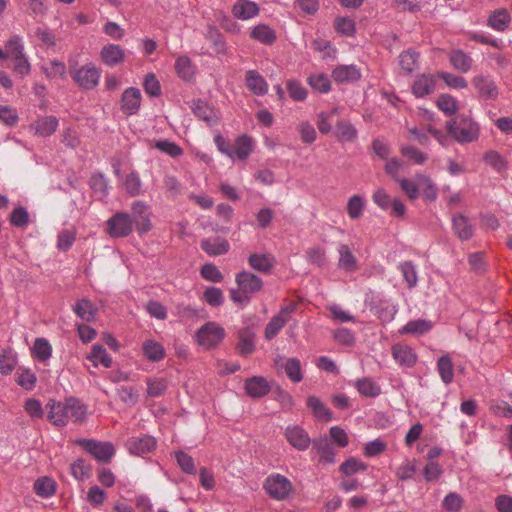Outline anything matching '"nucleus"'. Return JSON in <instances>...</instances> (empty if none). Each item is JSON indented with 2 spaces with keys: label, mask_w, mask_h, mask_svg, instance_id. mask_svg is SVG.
<instances>
[{
  "label": "nucleus",
  "mask_w": 512,
  "mask_h": 512,
  "mask_svg": "<svg viewBox=\"0 0 512 512\" xmlns=\"http://www.w3.org/2000/svg\"><path fill=\"white\" fill-rule=\"evenodd\" d=\"M297 131L301 140L306 144L313 143L317 138L314 126L308 121H302L297 125Z\"/></svg>",
  "instance_id": "obj_57"
},
{
  "label": "nucleus",
  "mask_w": 512,
  "mask_h": 512,
  "mask_svg": "<svg viewBox=\"0 0 512 512\" xmlns=\"http://www.w3.org/2000/svg\"><path fill=\"white\" fill-rule=\"evenodd\" d=\"M400 152L404 157L417 165H423L428 159V156L425 153L410 144H402L400 146Z\"/></svg>",
  "instance_id": "obj_48"
},
{
  "label": "nucleus",
  "mask_w": 512,
  "mask_h": 512,
  "mask_svg": "<svg viewBox=\"0 0 512 512\" xmlns=\"http://www.w3.org/2000/svg\"><path fill=\"white\" fill-rule=\"evenodd\" d=\"M287 90L289 96L295 101H304L307 97V90L297 80L290 79L287 81Z\"/></svg>",
  "instance_id": "obj_62"
},
{
  "label": "nucleus",
  "mask_w": 512,
  "mask_h": 512,
  "mask_svg": "<svg viewBox=\"0 0 512 512\" xmlns=\"http://www.w3.org/2000/svg\"><path fill=\"white\" fill-rule=\"evenodd\" d=\"M386 448V443L380 438H376L364 445L363 453L366 457L372 458L382 454Z\"/></svg>",
  "instance_id": "obj_61"
},
{
  "label": "nucleus",
  "mask_w": 512,
  "mask_h": 512,
  "mask_svg": "<svg viewBox=\"0 0 512 512\" xmlns=\"http://www.w3.org/2000/svg\"><path fill=\"white\" fill-rule=\"evenodd\" d=\"M332 77L338 83H349L360 79L361 73L356 65H339L333 70Z\"/></svg>",
  "instance_id": "obj_23"
},
{
  "label": "nucleus",
  "mask_w": 512,
  "mask_h": 512,
  "mask_svg": "<svg viewBox=\"0 0 512 512\" xmlns=\"http://www.w3.org/2000/svg\"><path fill=\"white\" fill-rule=\"evenodd\" d=\"M418 58L419 54L415 50L408 49L402 52L399 55V64L401 66V69L405 73L411 74L418 67Z\"/></svg>",
  "instance_id": "obj_43"
},
{
  "label": "nucleus",
  "mask_w": 512,
  "mask_h": 512,
  "mask_svg": "<svg viewBox=\"0 0 512 512\" xmlns=\"http://www.w3.org/2000/svg\"><path fill=\"white\" fill-rule=\"evenodd\" d=\"M90 188L94 196L103 200L109 193L108 180L102 173H94L89 180Z\"/></svg>",
  "instance_id": "obj_34"
},
{
  "label": "nucleus",
  "mask_w": 512,
  "mask_h": 512,
  "mask_svg": "<svg viewBox=\"0 0 512 512\" xmlns=\"http://www.w3.org/2000/svg\"><path fill=\"white\" fill-rule=\"evenodd\" d=\"M391 353L395 362L403 369L412 368L418 360L416 352L406 344H394Z\"/></svg>",
  "instance_id": "obj_10"
},
{
  "label": "nucleus",
  "mask_w": 512,
  "mask_h": 512,
  "mask_svg": "<svg viewBox=\"0 0 512 512\" xmlns=\"http://www.w3.org/2000/svg\"><path fill=\"white\" fill-rule=\"evenodd\" d=\"M279 361H282L281 367L293 383H299L303 380L302 365L299 359L279 357L276 363L278 364Z\"/></svg>",
  "instance_id": "obj_22"
},
{
  "label": "nucleus",
  "mask_w": 512,
  "mask_h": 512,
  "mask_svg": "<svg viewBox=\"0 0 512 512\" xmlns=\"http://www.w3.org/2000/svg\"><path fill=\"white\" fill-rule=\"evenodd\" d=\"M201 248L211 256L222 255L228 252L229 243L221 237L204 239L201 242Z\"/></svg>",
  "instance_id": "obj_28"
},
{
  "label": "nucleus",
  "mask_w": 512,
  "mask_h": 512,
  "mask_svg": "<svg viewBox=\"0 0 512 512\" xmlns=\"http://www.w3.org/2000/svg\"><path fill=\"white\" fill-rule=\"evenodd\" d=\"M150 208L144 202L137 201L132 206L131 214L118 212L105 224H150Z\"/></svg>",
  "instance_id": "obj_4"
},
{
  "label": "nucleus",
  "mask_w": 512,
  "mask_h": 512,
  "mask_svg": "<svg viewBox=\"0 0 512 512\" xmlns=\"http://www.w3.org/2000/svg\"><path fill=\"white\" fill-rule=\"evenodd\" d=\"M335 134L340 142H353L357 138L356 128L346 120L337 122Z\"/></svg>",
  "instance_id": "obj_41"
},
{
  "label": "nucleus",
  "mask_w": 512,
  "mask_h": 512,
  "mask_svg": "<svg viewBox=\"0 0 512 512\" xmlns=\"http://www.w3.org/2000/svg\"><path fill=\"white\" fill-rule=\"evenodd\" d=\"M128 451L136 456L152 452L156 447V440L150 435L133 436L126 443Z\"/></svg>",
  "instance_id": "obj_11"
},
{
  "label": "nucleus",
  "mask_w": 512,
  "mask_h": 512,
  "mask_svg": "<svg viewBox=\"0 0 512 512\" xmlns=\"http://www.w3.org/2000/svg\"><path fill=\"white\" fill-rule=\"evenodd\" d=\"M248 263L252 269L268 274L272 270L275 260L270 254L254 253L248 257Z\"/></svg>",
  "instance_id": "obj_25"
},
{
  "label": "nucleus",
  "mask_w": 512,
  "mask_h": 512,
  "mask_svg": "<svg viewBox=\"0 0 512 512\" xmlns=\"http://www.w3.org/2000/svg\"><path fill=\"white\" fill-rule=\"evenodd\" d=\"M71 76L82 89L91 90L98 85L101 70L90 63L72 71Z\"/></svg>",
  "instance_id": "obj_7"
},
{
  "label": "nucleus",
  "mask_w": 512,
  "mask_h": 512,
  "mask_svg": "<svg viewBox=\"0 0 512 512\" xmlns=\"http://www.w3.org/2000/svg\"><path fill=\"white\" fill-rule=\"evenodd\" d=\"M88 359L93 363L95 367L102 365L105 368H109L112 365V358L107 353L105 348L99 344L92 346L91 352L88 355Z\"/></svg>",
  "instance_id": "obj_39"
},
{
  "label": "nucleus",
  "mask_w": 512,
  "mask_h": 512,
  "mask_svg": "<svg viewBox=\"0 0 512 512\" xmlns=\"http://www.w3.org/2000/svg\"><path fill=\"white\" fill-rule=\"evenodd\" d=\"M231 149L234 152V158L245 160L252 152V139L247 135H241Z\"/></svg>",
  "instance_id": "obj_38"
},
{
  "label": "nucleus",
  "mask_w": 512,
  "mask_h": 512,
  "mask_svg": "<svg viewBox=\"0 0 512 512\" xmlns=\"http://www.w3.org/2000/svg\"><path fill=\"white\" fill-rule=\"evenodd\" d=\"M56 490L55 482L48 477L38 478L34 482V491L35 493L42 498L51 497Z\"/></svg>",
  "instance_id": "obj_47"
},
{
  "label": "nucleus",
  "mask_w": 512,
  "mask_h": 512,
  "mask_svg": "<svg viewBox=\"0 0 512 512\" xmlns=\"http://www.w3.org/2000/svg\"><path fill=\"white\" fill-rule=\"evenodd\" d=\"M338 253V267L346 272H354L357 269L358 262L350 248L346 244H340Z\"/></svg>",
  "instance_id": "obj_30"
},
{
  "label": "nucleus",
  "mask_w": 512,
  "mask_h": 512,
  "mask_svg": "<svg viewBox=\"0 0 512 512\" xmlns=\"http://www.w3.org/2000/svg\"><path fill=\"white\" fill-rule=\"evenodd\" d=\"M238 288L247 293L249 296L259 292L263 287V281L257 275L248 272L242 271L236 275L235 279Z\"/></svg>",
  "instance_id": "obj_14"
},
{
  "label": "nucleus",
  "mask_w": 512,
  "mask_h": 512,
  "mask_svg": "<svg viewBox=\"0 0 512 512\" xmlns=\"http://www.w3.org/2000/svg\"><path fill=\"white\" fill-rule=\"evenodd\" d=\"M432 328V323L424 319H417L409 321L403 326L399 332L400 334H409L413 336H421L429 332Z\"/></svg>",
  "instance_id": "obj_35"
},
{
  "label": "nucleus",
  "mask_w": 512,
  "mask_h": 512,
  "mask_svg": "<svg viewBox=\"0 0 512 512\" xmlns=\"http://www.w3.org/2000/svg\"><path fill=\"white\" fill-rule=\"evenodd\" d=\"M416 180L419 182V191H422L423 197L426 201H435L438 196V189L433 181L424 174H418Z\"/></svg>",
  "instance_id": "obj_40"
},
{
  "label": "nucleus",
  "mask_w": 512,
  "mask_h": 512,
  "mask_svg": "<svg viewBox=\"0 0 512 512\" xmlns=\"http://www.w3.org/2000/svg\"><path fill=\"white\" fill-rule=\"evenodd\" d=\"M142 353L143 356L150 362H159L166 356V350L164 346L154 339H147L143 342Z\"/></svg>",
  "instance_id": "obj_21"
},
{
  "label": "nucleus",
  "mask_w": 512,
  "mask_h": 512,
  "mask_svg": "<svg viewBox=\"0 0 512 512\" xmlns=\"http://www.w3.org/2000/svg\"><path fill=\"white\" fill-rule=\"evenodd\" d=\"M294 305L283 307L280 312L275 315L265 327V338L273 339L289 320V315L294 311Z\"/></svg>",
  "instance_id": "obj_12"
},
{
  "label": "nucleus",
  "mask_w": 512,
  "mask_h": 512,
  "mask_svg": "<svg viewBox=\"0 0 512 512\" xmlns=\"http://www.w3.org/2000/svg\"><path fill=\"white\" fill-rule=\"evenodd\" d=\"M175 69L178 76L184 80H190L194 74L192 63L187 56H179L176 59Z\"/></svg>",
  "instance_id": "obj_50"
},
{
  "label": "nucleus",
  "mask_w": 512,
  "mask_h": 512,
  "mask_svg": "<svg viewBox=\"0 0 512 512\" xmlns=\"http://www.w3.org/2000/svg\"><path fill=\"white\" fill-rule=\"evenodd\" d=\"M48 419L56 426H65L69 422H81L86 418V407L78 399L70 397L65 401L49 400Z\"/></svg>",
  "instance_id": "obj_1"
},
{
  "label": "nucleus",
  "mask_w": 512,
  "mask_h": 512,
  "mask_svg": "<svg viewBox=\"0 0 512 512\" xmlns=\"http://www.w3.org/2000/svg\"><path fill=\"white\" fill-rule=\"evenodd\" d=\"M251 37L262 44L271 45L276 40V33L268 25L259 24L252 29Z\"/></svg>",
  "instance_id": "obj_37"
},
{
  "label": "nucleus",
  "mask_w": 512,
  "mask_h": 512,
  "mask_svg": "<svg viewBox=\"0 0 512 512\" xmlns=\"http://www.w3.org/2000/svg\"><path fill=\"white\" fill-rule=\"evenodd\" d=\"M141 92L136 87H129L124 90L121 97V110L125 115H134L140 109Z\"/></svg>",
  "instance_id": "obj_13"
},
{
  "label": "nucleus",
  "mask_w": 512,
  "mask_h": 512,
  "mask_svg": "<svg viewBox=\"0 0 512 512\" xmlns=\"http://www.w3.org/2000/svg\"><path fill=\"white\" fill-rule=\"evenodd\" d=\"M313 449L319 454V462L322 464H333L335 462V451L328 438L314 439Z\"/></svg>",
  "instance_id": "obj_20"
},
{
  "label": "nucleus",
  "mask_w": 512,
  "mask_h": 512,
  "mask_svg": "<svg viewBox=\"0 0 512 512\" xmlns=\"http://www.w3.org/2000/svg\"><path fill=\"white\" fill-rule=\"evenodd\" d=\"M154 147L172 158H177L183 154V149L169 140L156 141Z\"/></svg>",
  "instance_id": "obj_55"
},
{
  "label": "nucleus",
  "mask_w": 512,
  "mask_h": 512,
  "mask_svg": "<svg viewBox=\"0 0 512 512\" xmlns=\"http://www.w3.org/2000/svg\"><path fill=\"white\" fill-rule=\"evenodd\" d=\"M399 269L402 273L404 280L406 281L409 288H413L417 285L418 277L416 267L410 261H406L399 265Z\"/></svg>",
  "instance_id": "obj_54"
},
{
  "label": "nucleus",
  "mask_w": 512,
  "mask_h": 512,
  "mask_svg": "<svg viewBox=\"0 0 512 512\" xmlns=\"http://www.w3.org/2000/svg\"><path fill=\"white\" fill-rule=\"evenodd\" d=\"M366 469V464L354 457L347 459L340 466V471L345 475H353L360 471H365Z\"/></svg>",
  "instance_id": "obj_60"
},
{
  "label": "nucleus",
  "mask_w": 512,
  "mask_h": 512,
  "mask_svg": "<svg viewBox=\"0 0 512 512\" xmlns=\"http://www.w3.org/2000/svg\"><path fill=\"white\" fill-rule=\"evenodd\" d=\"M78 443L98 462L108 463L115 454V448L110 442L82 439Z\"/></svg>",
  "instance_id": "obj_8"
},
{
  "label": "nucleus",
  "mask_w": 512,
  "mask_h": 512,
  "mask_svg": "<svg viewBox=\"0 0 512 512\" xmlns=\"http://www.w3.org/2000/svg\"><path fill=\"white\" fill-rule=\"evenodd\" d=\"M373 310L378 318L383 322H391L398 311L397 307L390 302H383L382 304L375 306Z\"/></svg>",
  "instance_id": "obj_51"
},
{
  "label": "nucleus",
  "mask_w": 512,
  "mask_h": 512,
  "mask_svg": "<svg viewBox=\"0 0 512 512\" xmlns=\"http://www.w3.org/2000/svg\"><path fill=\"white\" fill-rule=\"evenodd\" d=\"M366 206V199L363 195H352L346 205L347 214L352 221H357L361 218Z\"/></svg>",
  "instance_id": "obj_33"
},
{
  "label": "nucleus",
  "mask_w": 512,
  "mask_h": 512,
  "mask_svg": "<svg viewBox=\"0 0 512 512\" xmlns=\"http://www.w3.org/2000/svg\"><path fill=\"white\" fill-rule=\"evenodd\" d=\"M58 124L59 121L55 116L48 115L38 118L33 124H31L30 128L36 135L40 137H48L56 131Z\"/></svg>",
  "instance_id": "obj_17"
},
{
  "label": "nucleus",
  "mask_w": 512,
  "mask_h": 512,
  "mask_svg": "<svg viewBox=\"0 0 512 512\" xmlns=\"http://www.w3.org/2000/svg\"><path fill=\"white\" fill-rule=\"evenodd\" d=\"M511 21L510 13L507 9H498L488 18V26L496 31H504Z\"/></svg>",
  "instance_id": "obj_36"
},
{
  "label": "nucleus",
  "mask_w": 512,
  "mask_h": 512,
  "mask_svg": "<svg viewBox=\"0 0 512 512\" xmlns=\"http://www.w3.org/2000/svg\"><path fill=\"white\" fill-rule=\"evenodd\" d=\"M335 30L342 36H352L355 33V22L349 17H337L334 21Z\"/></svg>",
  "instance_id": "obj_53"
},
{
  "label": "nucleus",
  "mask_w": 512,
  "mask_h": 512,
  "mask_svg": "<svg viewBox=\"0 0 512 512\" xmlns=\"http://www.w3.org/2000/svg\"><path fill=\"white\" fill-rule=\"evenodd\" d=\"M75 314L86 322H90L95 318L96 308L91 301L87 299L79 300L74 308Z\"/></svg>",
  "instance_id": "obj_45"
},
{
  "label": "nucleus",
  "mask_w": 512,
  "mask_h": 512,
  "mask_svg": "<svg viewBox=\"0 0 512 512\" xmlns=\"http://www.w3.org/2000/svg\"><path fill=\"white\" fill-rule=\"evenodd\" d=\"M25 412L27 415L35 420V419H41L44 416V410L42 407V404L40 400L35 398H28L24 402L23 406Z\"/></svg>",
  "instance_id": "obj_56"
},
{
  "label": "nucleus",
  "mask_w": 512,
  "mask_h": 512,
  "mask_svg": "<svg viewBox=\"0 0 512 512\" xmlns=\"http://www.w3.org/2000/svg\"><path fill=\"white\" fill-rule=\"evenodd\" d=\"M437 370L441 380L446 384H450L454 378V367L451 358L443 355L438 359Z\"/></svg>",
  "instance_id": "obj_42"
},
{
  "label": "nucleus",
  "mask_w": 512,
  "mask_h": 512,
  "mask_svg": "<svg viewBox=\"0 0 512 512\" xmlns=\"http://www.w3.org/2000/svg\"><path fill=\"white\" fill-rule=\"evenodd\" d=\"M246 84L255 95H265L268 91V84L264 77L257 71L249 70L246 74Z\"/></svg>",
  "instance_id": "obj_31"
},
{
  "label": "nucleus",
  "mask_w": 512,
  "mask_h": 512,
  "mask_svg": "<svg viewBox=\"0 0 512 512\" xmlns=\"http://www.w3.org/2000/svg\"><path fill=\"white\" fill-rule=\"evenodd\" d=\"M412 93L418 97H424L435 90V80L433 76L422 74L416 77L412 84Z\"/></svg>",
  "instance_id": "obj_24"
},
{
  "label": "nucleus",
  "mask_w": 512,
  "mask_h": 512,
  "mask_svg": "<svg viewBox=\"0 0 512 512\" xmlns=\"http://www.w3.org/2000/svg\"><path fill=\"white\" fill-rule=\"evenodd\" d=\"M307 407L311 410L315 418L329 422L333 419L329 408L317 396L311 395L307 398Z\"/></svg>",
  "instance_id": "obj_29"
},
{
  "label": "nucleus",
  "mask_w": 512,
  "mask_h": 512,
  "mask_svg": "<svg viewBox=\"0 0 512 512\" xmlns=\"http://www.w3.org/2000/svg\"><path fill=\"white\" fill-rule=\"evenodd\" d=\"M288 443L299 451H305L313 442L308 432L299 425H289L284 431Z\"/></svg>",
  "instance_id": "obj_9"
},
{
  "label": "nucleus",
  "mask_w": 512,
  "mask_h": 512,
  "mask_svg": "<svg viewBox=\"0 0 512 512\" xmlns=\"http://www.w3.org/2000/svg\"><path fill=\"white\" fill-rule=\"evenodd\" d=\"M438 108L447 116H452L457 112V100L448 94H442L437 99Z\"/></svg>",
  "instance_id": "obj_52"
},
{
  "label": "nucleus",
  "mask_w": 512,
  "mask_h": 512,
  "mask_svg": "<svg viewBox=\"0 0 512 512\" xmlns=\"http://www.w3.org/2000/svg\"><path fill=\"white\" fill-rule=\"evenodd\" d=\"M328 309L331 313V318L334 322H337V323L355 322V317L352 314H350L348 311L344 310L338 304H331L328 306Z\"/></svg>",
  "instance_id": "obj_59"
},
{
  "label": "nucleus",
  "mask_w": 512,
  "mask_h": 512,
  "mask_svg": "<svg viewBox=\"0 0 512 512\" xmlns=\"http://www.w3.org/2000/svg\"><path fill=\"white\" fill-rule=\"evenodd\" d=\"M267 494L274 500H285L293 492L291 481L279 473L269 475L263 485Z\"/></svg>",
  "instance_id": "obj_5"
},
{
  "label": "nucleus",
  "mask_w": 512,
  "mask_h": 512,
  "mask_svg": "<svg viewBox=\"0 0 512 512\" xmlns=\"http://www.w3.org/2000/svg\"><path fill=\"white\" fill-rule=\"evenodd\" d=\"M357 391L365 397H377L381 393V388L370 378L359 379L355 383Z\"/></svg>",
  "instance_id": "obj_46"
},
{
  "label": "nucleus",
  "mask_w": 512,
  "mask_h": 512,
  "mask_svg": "<svg viewBox=\"0 0 512 512\" xmlns=\"http://www.w3.org/2000/svg\"><path fill=\"white\" fill-rule=\"evenodd\" d=\"M16 381L25 390H32L35 387L37 378L30 369L20 367L17 371Z\"/></svg>",
  "instance_id": "obj_49"
},
{
  "label": "nucleus",
  "mask_w": 512,
  "mask_h": 512,
  "mask_svg": "<svg viewBox=\"0 0 512 512\" xmlns=\"http://www.w3.org/2000/svg\"><path fill=\"white\" fill-rule=\"evenodd\" d=\"M204 301L213 307L221 306L224 302L223 292L217 287H208L203 293Z\"/></svg>",
  "instance_id": "obj_58"
},
{
  "label": "nucleus",
  "mask_w": 512,
  "mask_h": 512,
  "mask_svg": "<svg viewBox=\"0 0 512 512\" xmlns=\"http://www.w3.org/2000/svg\"><path fill=\"white\" fill-rule=\"evenodd\" d=\"M449 62L455 70L461 73H468L474 63L472 57L461 49H453L449 52Z\"/></svg>",
  "instance_id": "obj_16"
},
{
  "label": "nucleus",
  "mask_w": 512,
  "mask_h": 512,
  "mask_svg": "<svg viewBox=\"0 0 512 512\" xmlns=\"http://www.w3.org/2000/svg\"><path fill=\"white\" fill-rule=\"evenodd\" d=\"M192 110L196 117L205 121L208 125L212 126L217 122V115L215 110L207 103L197 100L192 104Z\"/></svg>",
  "instance_id": "obj_32"
},
{
  "label": "nucleus",
  "mask_w": 512,
  "mask_h": 512,
  "mask_svg": "<svg viewBox=\"0 0 512 512\" xmlns=\"http://www.w3.org/2000/svg\"><path fill=\"white\" fill-rule=\"evenodd\" d=\"M447 133L458 143L466 144L478 140L479 124L470 116L460 115L446 122Z\"/></svg>",
  "instance_id": "obj_2"
},
{
  "label": "nucleus",
  "mask_w": 512,
  "mask_h": 512,
  "mask_svg": "<svg viewBox=\"0 0 512 512\" xmlns=\"http://www.w3.org/2000/svg\"><path fill=\"white\" fill-rule=\"evenodd\" d=\"M259 13L258 5L250 0L238 1L233 6V15L240 20H249Z\"/></svg>",
  "instance_id": "obj_27"
},
{
  "label": "nucleus",
  "mask_w": 512,
  "mask_h": 512,
  "mask_svg": "<svg viewBox=\"0 0 512 512\" xmlns=\"http://www.w3.org/2000/svg\"><path fill=\"white\" fill-rule=\"evenodd\" d=\"M271 386L269 382L261 376H254L246 380L245 390L252 398H260L269 393Z\"/></svg>",
  "instance_id": "obj_18"
},
{
  "label": "nucleus",
  "mask_w": 512,
  "mask_h": 512,
  "mask_svg": "<svg viewBox=\"0 0 512 512\" xmlns=\"http://www.w3.org/2000/svg\"><path fill=\"white\" fill-rule=\"evenodd\" d=\"M7 58L13 62V72L20 78H24L31 71V65L24 50V43L19 35L10 37L5 43Z\"/></svg>",
  "instance_id": "obj_3"
},
{
  "label": "nucleus",
  "mask_w": 512,
  "mask_h": 512,
  "mask_svg": "<svg viewBox=\"0 0 512 512\" xmlns=\"http://www.w3.org/2000/svg\"><path fill=\"white\" fill-rule=\"evenodd\" d=\"M225 331L216 322H207L196 332V339L199 345L205 349L216 347L224 338Z\"/></svg>",
  "instance_id": "obj_6"
},
{
  "label": "nucleus",
  "mask_w": 512,
  "mask_h": 512,
  "mask_svg": "<svg viewBox=\"0 0 512 512\" xmlns=\"http://www.w3.org/2000/svg\"><path fill=\"white\" fill-rule=\"evenodd\" d=\"M126 57L124 49L117 44H107L102 47L100 51V58L102 62L109 66L115 67L121 64Z\"/></svg>",
  "instance_id": "obj_15"
},
{
  "label": "nucleus",
  "mask_w": 512,
  "mask_h": 512,
  "mask_svg": "<svg viewBox=\"0 0 512 512\" xmlns=\"http://www.w3.org/2000/svg\"><path fill=\"white\" fill-rule=\"evenodd\" d=\"M473 85L478 91L479 95L488 100L496 99L498 96V89L496 84L489 77L475 76L473 78Z\"/></svg>",
  "instance_id": "obj_19"
},
{
  "label": "nucleus",
  "mask_w": 512,
  "mask_h": 512,
  "mask_svg": "<svg viewBox=\"0 0 512 512\" xmlns=\"http://www.w3.org/2000/svg\"><path fill=\"white\" fill-rule=\"evenodd\" d=\"M18 364L17 352L8 347L3 348L0 352V374L7 376L10 375Z\"/></svg>",
  "instance_id": "obj_26"
},
{
  "label": "nucleus",
  "mask_w": 512,
  "mask_h": 512,
  "mask_svg": "<svg viewBox=\"0 0 512 512\" xmlns=\"http://www.w3.org/2000/svg\"><path fill=\"white\" fill-rule=\"evenodd\" d=\"M167 389V382L164 378H148L147 393L151 397L162 395Z\"/></svg>",
  "instance_id": "obj_63"
},
{
  "label": "nucleus",
  "mask_w": 512,
  "mask_h": 512,
  "mask_svg": "<svg viewBox=\"0 0 512 512\" xmlns=\"http://www.w3.org/2000/svg\"><path fill=\"white\" fill-rule=\"evenodd\" d=\"M439 78H441L447 86L453 89H464L468 86V83L465 78L461 76L454 75L449 72H440L438 74Z\"/></svg>",
  "instance_id": "obj_64"
},
{
  "label": "nucleus",
  "mask_w": 512,
  "mask_h": 512,
  "mask_svg": "<svg viewBox=\"0 0 512 512\" xmlns=\"http://www.w3.org/2000/svg\"><path fill=\"white\" fill-rule=\"evenodd\" d=\"M33 357L41 362H46L52 355V346L45 338H37L32 347Z\"/></svg>",
  "instance_id": "obj_44"
}]
</instances>
